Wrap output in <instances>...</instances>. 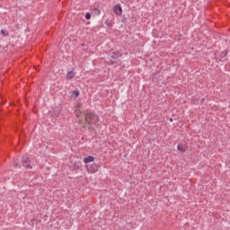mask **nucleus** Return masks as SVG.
I'll return each instance as SVG.
<instances>
[{
  "instance_id": "1",
  "label": "nucleus",
  "mask_w": 230,
  "mask_h": 230,
  "mask_svg": "<svg viewBox=\"0 0 230 230\" xmlns=\"http://www.w3.org/2000/svg\"><path fill=\"white\" fill-rule=\"evenodd\" d=\"M75 116L78 118V123L83 125V128H89L91 125H95V127H100V117L93 112L87 113H78L75 112Z\"/></svg>"
},
{
  "instance_id": "2",
  "label": "nucleus",
  "mask_w": 230,
  "mask_h": 230,
  "mask_svg": "<svg viewBox=\"0 0 230 230\" xmlns=\"http://www.w3.org/2000/svg\"><path fill=\"white\" fill-rule=\"evenodd\" d=\"M22 164L25 168H33L32 166L30 165V158L28 156H22Z\"/></svg>"
},
{
  "instance_id": "3",
  "label": "nucleus",
  "mask_w": 230,
  "mask_h": 230,
  "mask_svg": "<svg viewBox=\"0 0 230 230\" xmlns=\"http://www.w3.org/2000/svg\"><path fill=\"white\" fill-rule=\"evenodd\" d=\"M113 12L116 13V15H121L123 9L121 8L120 4H116L113 8Z\"/></svg>"
},
{
  "instance_id": "4",
  "label": "nucleus",
  "mask_w": 230,
  "mask_h": 230,
  "mask_svg": "<svg viewBox=\"0 0 230 230\" xmlns=\"http://www.w3.org/2000/svg\"><path fill=\"white\" fill-rule=\"evenodd\" d=\"M94 159H95L94 156L89 155L84 158V164H87L89 163H94Z\"/></svg>"
},
{
  "instance_id": "5",
  "label": "nucleus",
  "mask_w": 230,
  "mask_h": 230,
  "mask_svg": "<svg viewBox=\"0 0 230 230\" xmlns=\"http://www.w3.org/2000/svg\"><path fill=\"white\" fill-rule=\"evenodd\" d=\"M66 78H67V80H73V78H75V72L69 71V72L66 74Z\"/></svg>"
},
{
  "instance_id": "6",
  "label": "nucleus",
  "mask_w": 230,
  "mask_h": 230,
  "mask_svg": "<svg viewBox=\"0 0 230 230\" xmlns=\"http://www.w3.org/2000/svg\"><path fill=\"white\" fill-rule=\"evenodd\" d=\"M177 148L180 152H182V153L186 152V148L182 146V145L181 144L178 145Z\"/></svg>"
},
{
  "instance_id": "7",
  "label": "nucleus",
  "mask_w": 230,
  "mask_h": 230,
  "mask_svg": "<svg viewBox=\"0 0 230 230\" xmlns=\"http://www.w3.org/2000/svg\"><path fill=\"white\" fill-rule=\"evenodd\" d=\"M72 96H75V98H78V96H80V92L78 91H74L72 93Z\"/></svg>"
},
{
  "instance_id": "8",
  "label": "nucleus",
  "mask_w": 230,
  "mask_h": 230,
  "mask_svg": "<svg viewBox=\"0 0 230 230\" xmlns=\"http://www.w3.org/2000/svg\"><path fill=\"white\" fill-rule=\"evenodd\" d=\"M72 165L75 166V170H78L80 168V164L78 162H75Z\"/></svg>"
},
{
  "instance_id": "9",
  "label": "nucleus",
  "mask_w": 230,
  "mask_h": 230,
  "mask_svg": "<svg viewBox=\"0 0 230 230\" xmlns=\"http://www.w3.org/2000/svg\"><path fill=\"white\" fill-rule=\"evenodd\" d=\"M93 12H95L97 15H100L102 13V12L98 8L93 9Z\"/></svg>"
},
{
  "instance_id": "10",
  "label": "nucleus",
  "mask_w": 230,
  "mask_h": 230,
  "mask_svg": "<svg viewBox=\"0 0 230 230\" xmlns=\"http://www.w3.org/2000/svg\"><path fill=\"white\" fill-rule=\"evenodd\" d=\"M85 19H86L87 21H89V19H91V13H85Z\"/></svg>"
},
{
  "instance_id": "11",
  "label": "nucleus",
  "mask_w": 230,
  "mask_h": 230,
  "mask_svg": "<svg viewBox=\"0 0 230 230\" xmlns=\"http://www.w3.org/2000/svg\"><path fill=\"white\" fill-rule=\"evenodd\" d=\"M1 33H3V35H6V34L4 33V30H2V31H1Z\"/></svg>"
},
{
  "instance_id": "12",
  "label": "nucleus",
  "mask_w": 230,
  "mask_h": 230,
  "mask_svg": "<svg viewBox=\"0 0 230 230\" xmlns=\"http://www.w3.org/2000/svg\"><path fill=\"white\" fill-rule=\"evenodd\" d=\"M93 166H96V164H92Z\"/></svg>"
},
{
  "instance_id": "13",
  "label": "nucleus",
  "mask_w": 230,
  "mask_h": 230,
  "mask_svg": "<svg viewBox=\"0 0 230 230\" xmlns=\"http://www.w3.org/2000/svg\"><path fill=\"white\" fill-rule=\"evenodd\" d=\"M14 166L16 167V166H17V164H14Z\"/></svg>"
}]
</instances>
